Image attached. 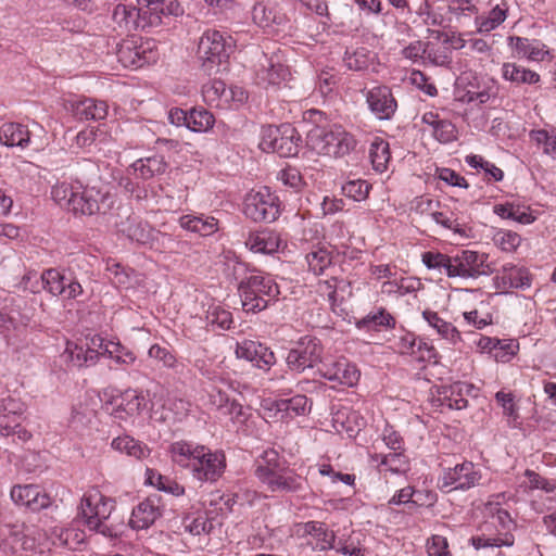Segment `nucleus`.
Here are the masks:
<instances>
[{
  "label": "nucleus",
  "instance_id": "obj_1",
  "mask_svg": "<svg viewBox=\"0 0 556 556\" xmlns=\"http://www.w3.org/2000/svg\"><path fill=\"white\" fill-rule=\"evenodd\" d=\"M172 459L179 466L189 468L194 479L201 482H214L226 468L225 454L212 452L208 447L177 441L170 445Z\"/></svg>",
  "mask_w": 556,
  "mask_h": 556
},
{
  "label": "nucleus",
  "instance_id": "obj_2",
  "mask_svg": "<svg viewBox=\"0 0 556 556\" xmlns=\"http://www.w3.org/2000/svg\"><path fill=\"white\" fill-rule=\"evenodd\" d=\"M227 276L238 282V291L243 309L256 312L266 308L269 303L276 302L278 287H273L262 276L248 275L245 264L230 262L227 264Z\"/></svg>",
  "mask_w": 556,
  "mask_h": 556
},
{
  "label": "nucleus",
  "instance_id": "obj_3",
  "mask_svg": "<svg viewBox=\"0 0 556 556\" xmlns=\"http://www.w3.org/2000/svg\"><path fill=\"white\" fill-rule=\"evenodd\" d=\"M306 143L318 154L333 157L348 155L356 147L354 136L340 126H313L307 131Z\"/></svg>",
  "mask_w": 556,
  "mask_h": 556
},
{
  "label": "nucleus",
  "instance_id": "obj_4",
  "mask_svg": "<svg viewBox=\"0 0 556 556\" xmlns=\"http://www.w3.org/2000/svg\"><path fill=\"white\" fill-rule=\"evenodd\" d=\"M115 505L99 491L93 490L84 494L77 517L89 530L112 536V529L106 525Z\"/></svg>",
  "mask_w": 556,
  "mask_h": 556
},
{
  "label": "nucleus",
  "instance_id": "obj_5",
  "mask_svg": "<svg viewBox=\"0 0 556 556\" xmlns=\"http://www.w3.org/2000/svg\"><path fill=\"white\" fill-rule=\"evenodd\" d=\"M232 49L231 37L226 38L218 30H206L198 45V58L203 72L206 75L217 73L219 66L228 60Z\"/></svg>",
  "mask_w": 556,
  "mask_h": 556
},
{
  "label": "nucleus",
  "instance_id": "obj_6",
  "mask_svg": "<svg viewBox=\"0 0 556 556\" xmlns=\"http://www.w3.org/2000/svg\"><path fill=\"white\" fill-rule=\"evenodd\" d=\"M481 480L482 472L478 465L464 460L453 467L443 468L438 480V486L446 493L468 491L480 485Z\"/></svg>",
  "mask_w": 556,
  "mask_h": 556
},
{
  "label": "nucleus",
  "instance_id": "obj_7",
  "mask_svg": "<svg viewBox=\"0 0 556 556\" xmlns=\"http://www.w3.org/2000/svg\"><path fill=\"white\" fill-rule=\"evenodd\" d=\"M24 413L25 405L18 399H0V434L17 438L22 443L28 441L31 433L22 427Z\"/></svg>",
  "mask_w": 556,
  "mask_h": 556
},
{
  "label": "nucleus",
  "instance_id": "obj_8",
  "mask_svg": "<svg viewBox=\"0 0 556 556\" xmlns=\"http://www.w3.org/2000/svg\"><path fill=\"white\" fill-rule=\"evenodd\" d=\"M492 273L488 255L471 250H460L453 255L451 278L476 279Z\"/></svg>",
  "mask_w": 556,
  "mask_h": 556
},
{
  "label": "nucleus",
  "instance_id": "obj_9",
  "mask_svg": "<svg viewBox=\"0 0 556 556\" xmlns=\"http://www.w3.org/2000/svg\"><path fill=\"white\" fill-rule=\"evenodd\" d=\"M476 387L465 381H456L450 386L438 388L431 404L440 412L445 409H464L468 406L467 396H476Z\"/></svg>",
  "mask_w": 556,
  "mask_h": 556
},
{
  "label": "nucleus",
  "instance_id": "obj_10",
  "mask_svg": "<svg viewBox=\"0 0 556 556\" xmlns=\"http://www.w3.org/2000/svg\"><path fill=\"white\" fill-rule=\"evenodd\" d=\"M112 203L109 192H102L93 187H83L77 182V192H75L68 210L75 214L94 215L109 211Z\"/></svg>",
  "mask_w": 556,
  "mask_h": 556
},
{
  "label": "nucleus",
  "instance_id": "obj_11",
  "mask_svg": "<svg viewBox=\"0 0 556 556\" xmlns=\"http://www.w3.org/2000/svg\"><path fill=\"white\" fill-rule=\"evenodd\" d=\"M323 346L316 338L302 337L295 348L291 349L286 357L288 367L298 372L305 368L314 367L321 362Z\"/></svg>",
  "mask_w": 556,
  "mask_h": 556
},
{
  "label": "nucleus",
  "instance_id": "obj_12",
  "mask_svg": "<svg viewBox=\"0 0 556 556\" xmlns=\"http://www.w3.org/2000/svg\"><path fill=\"white\" fill-rule=\"evenodd\" d=\"M505 492L493 494L484 503L482 513L490 520L491 525L497 531L498 538L514 535L513 531L517 528L515 519L511 517L507 508L503 506L507 500Z\"/></svg>",
  "mask_w": 556,
  "mask_h": 556
},
{
  "label": "nucleus",
  "instance_id": "obj_13",
  "mask_svg": "<svg viewBox=\"0 0 556 556\" xmlns=\"http://www.w3.org/2000/svg\"><path fill=\"white\" fill-rule=\"evenodd\" d=\"M392 348L399 354L410 356L420 363L437 362L434 346L410 331L402 330L395 338Z\"/></svg>",
  "mask_w": 556,
  "mask_h": 556
},
{
  "label": "nucleus",
  "instance_id": "obj_14",
  "mask_svg": "<svg viewBox=\"0 0 556 556\" xmlns=\"http://www.w3.org/2000/svg\"><path fill=\"white\" fill-rule=\"evenodd\" d=\"M243 212L254 222L274 223L278 218V204L269 194L267 187L245 197Z\"/></svg>",
  "mask_w": 556,
  "mask_h": 556
},
{
  "label": "nucleus",
  "instance_id": "obj_15",
  "mask_svg": "<svg viewBox=\"0 0 556 556\" xmlns=\"http://www.w3.org/2000/svg\"><path fill=\"white\" fill-rule=\"evenodd\" d=\"M318 371L321 377L333 382L332 388L353 387L361 377L356 365L344 357L321 363Z\"/></svg>",
  "mask_w": 556,
  "mask_h": 556
},
{
  "label": "nucleus",
  "instance_id": "obj_16",
  "mask_svg": "<svg viewBox=\"0 0 556 556\" xmlns=\"http://www.w3.org/2000/svg\"><path fill=\"white\" fill-rule=\"evenodd\" d=\"M40 278L43 289L52 295H60L64 299L71 300L83 294L84 290L81 285L75 278L67 277L62 274L59 269H46L41 274Z\"/></svg>",
  "mask_w": 556,
  "mask_h": 556
},
{
  "label": "nucleus",
  "instance_id": "obj_17",
  "mask_svg": "<svg viewBox=\"0 0 556 556\" xmlns=\"http://www.w3.org/2000/svg\"><path fill=\"white\" fill-rule=\"evenodd\" d=\"M370 112L381 121H389L397 110V102L388 86H376L366 93Z\"/></svg>",
  "mask_w": 556,
  "mask_h": 556
},
{
  "label": "nucleus",
  "instance_id": "obj_18",
  "mask_svg": "<svg viewBox=\"0 0 556 556\" xmlns=\"http://www.w3.org/2000/svg\"><path fill=\"white\" fill-rule=\"evenodd\" d=\"M10 495L16 505L24 506L31 511H40L52 503L50 495L36 484L14 485Z\"/></svg>",
  "mask_w": 556,
  "mask_h": 556
},
{
  "label": "nucleus",
  "instance_id": "obj_19",
  "mask_svg": "<svg viewBox=\"0 0 556 556\" xmlns=\"http://www.w3.org/2000/svg\"><path fill=\"white\" fill-rule=\"evenodd\" d=\"M163 514V505L159 496H149L140 502L131 513L129 526L136 530L151 527Z\"/></svg>",
  "mask_w": 556,
  "mask_h": 556
},
{
  "label": "nucleus",
  "instance_id": "obj_20",
  "mask_svg": "<svg viewBox=\"0 0 556 556\" xmlns=\"http://www.w3.org/2000/svg\"><path fill=\"white\" fill-rule=\"evenodd\" d=\"M508 46L519 59L542 62L546 56H549L547 46L539 39L510 36L508 37Z\"/></svg>",
  "mask_w": 556,
  "mask_h": 556
},
{
  "label": "nucleus",
  "instance_id": "obj_21",
  "mask_svg": "<svg viewBox=\"0 0 556 556\" xmlns=\"http://www.w3.org/2000/svg\"><path fill=\"white\" fill-rule=\"evenodd\" d=\"M421 122L430 127L433 138L442 144L452 143L458 138L456 126L450 119L441 118L435 112H426Z\"/></svg>",
  "mask_w": 556,
  "mask_h": 556
},
{
  "label": "nucleus",
  "instance_id": "obj_22",
  "mask_svg": "<svg viewBox=\"0 0 556 556\" xmlns=\"http://www.w3.org/2000/svg\"><path fill=\"white\" fill-rule=\"evenodd\" d=\"M495 285L503 291L511 288L523 290L531 286V279L526 268L507 263L503 265L501 273L495 277Z\"/></svg>",
  "mask_w": 556,
  "mask_h": 556
},
{
  "label": "nucleus",
  "instance_id": "obj_23",
  "mask_svg": "<svg viewBox=\"0 0 556 556\" xmlns=\"http://www.w3.org/2000/svg\"><path fill=\"white\" fill-rule=\"evenodd\" d=\"M396 320L394 316L384 307H376L367 315L355 321V327L364 332H379L395 328Z\"/></svg>",
  "mask_w": 556,
  "mask_h": 556
},
{
  "label": "nucleus",
  "instance_id": "obj_24",
  "mask_svg": "<svg viewBox=\"0 0 556 556\" xmlns=\"http://www.w3.org/2000/svg\"><path fill=\"white\" fill-rule=\"evenodd\" d=\"M255 475L263 484L275 492L278 488V452L268 450L256 460Z\"/></svg>",
  "mask_w": 556,
  "mask_h": 556
},
{
  "label": "nucleus",
  "instance_id": "obj_25",
  "mask_svg": "<svg viewBox=\"0 0 556 556\" xmlns=\"http://www.w3.org/2000/svg\"><path fill=\"white\" fill-rule=\"evenodd\" d=\"M303 534H307L313 541H308V544L314 549L328 551L336 546V535L333 531L329 530L325 523L318 521H308L301 526Z\"/></svg>",
  "mask_w": 556,
  "mask_h": 556
},
{
  "label": "nucleus",
  "instance_id": "obj_26",
  "mask_svg": "<svg viewBox=\"0 0 556 556\" xmlns=\"http://www.w3.org/2000/svg\"><path fill=\"white\" fill-rule=\"evenodd\" d=\"M496 94L494 86L486 80L469 81L463 93L458 91V100L468 104L481 105L494 98Z\"/></svg>",
  "mask_w": 556,
  "mask_h": 556
},
{
  "label": "nucleus",
  "instance_id": "obj_27",
  "mask_svg": "<svg viewBox=\"0 0 556 556\" xmlns=\"http://www.w3.org/2000/svg\"><path fill=\"white\" fill-rule=\"evenodd\" d=\"M146 407V397L137 390L127 389L121 395V403L113 409L112 415L125 419L139 415Z\"/></svg>",
  "mask_w": 556,
  "mask_h": 556
},
{
  "label": "nucleus",
  "instance_id": "obj_28",
  "mask_svg": "<svg viewBox=\"0 0 556 556\" xmlns=\"http://www.w3.org/2000/svg\"><path fill=\"white\" fill-rule=\"evenodd\" d=\"M245 244L255 253L274 256L278 251V232L275 229H262L250 235Z\"/></svg>",
  "mask_w": 556,
  "mask_h": 556
},
{
  "label": "nucleus",
  "instance_id": "obj_29",
  "mask_svg": "<svg viewBox=\"0 0 556 556\" xmlns=\"http://www.w3.org/2000/svg\"><path fill=\"white\" fill-rule=\"evenodd\" d=\"M30 142V132L22 124L18 123H4L0 126V143L13 148L20 147L22 149L28 147Z\"/></svg>",
  "mask_w": 556,
  "mask_h": 556
},
{
  "label": "nucleus",
  "instance_id": "obj_30",
  "mask_svg": "<svg viewBox=\"0 0 556 556\" xmlns=\"http://www.w3.org/2000/svg\"><path fill=\"white\" fill-rule=\"evenodd\" d=\"M108 104L96 99H84L73 104V113L79 121H101L108 115Z\"/></svg>",
  "mask_w": 556,
  "mask_h": 556
},
{
  "label": "nucleus",
  "instance_id": "obj_31",
  "mask_svg": "<svg viewBox=\"0 0 556 556\" xmlns=\"http://www.w3.org/2000/svg\"><path fill=\"white\" fill-rule=\"evenodd\" d=\"M137 16L140 18L141 28L161 24L165 0H137Z\"/></svg>",
  "mask_w": 556,
  "mask_h": 556
},
{
  "label": "nucleus",
  "instance_id": "obj_32",
  "mask_svg": "<svg viewBox=\"0 0 556 556\" xmlns=\"http://www.w3.org/2000/svg\"><path fill=\"white\" fill-rule=\"evenodd\" d=\"M257 349L261 353L263 352V356H261V358H263L262 369L268 370L276 363V356L271 350L260 342L244 340L238 343L236 355L239 358H244L251 362V359L255 358Z\"/></svg>",
  "mask_w": 556,
  "mask_h": 556
},
{
  "label": "nucleus",
  "instance_id": "obj_33",
  "mask_svg": "<svg viewBox=\"0 0 556 556\" xmlns=\"http://www.w3.org/2000/svg\"><path fill=\"white\" fill-rule=\"evenodd\" d=\"M111 447L137 460L147 458L151 453L147 444L127 434L113 439Z\"/></svg>",
  "mask_w": 556,
  "mask_h": 556
},
{
  "label": "nucleus",
  "instance_id": "obj_34",
  "mask_svg": "<svg viewBox=\"0 0 556 556\" xmlns=\"http://www.w3.org/2000/svg\"><path fill=\"white\" fill-rule=\"evenodd\" d=\"M502 77L510 81L511 84H515L517 86L520 85H535L540 83L541 77L540 74L530 70L526 68L522 65H519L517 63H504L501 68Z\"/></svg>",
  "mask_w": 556,
  "mask_h": 556
},
{
  "label": "nucleus",
  "instance_id": "obj_35",
  "mask_svg": "<svg viewBox=\"0 0 556 556\" xmlns=\"http://www.w3.org/2000/svg\"><path fill=\"white\" fill-rule=\"evenodd\" d=\"M64 355L73 366L80 368L97 364L100 352L93 348L68 342Z\"/></svg>",
  "mask_w": 556,
  "mask_h": 556
},
{
  "label": "nucleus",
  "instance_id": "obj_36",
  "mask_svg": "<svg viewBox=\"0 0 556 556\" xmlns=\"http://www.w3.org/2000/svg\"><path fill=\"white\" fill-rule=\"evenodd\" d=\"M302 138L296 128L289 122L280 124V157L296 156Z\"/></svg>",
  "mask_w": 556,
  "mask_h": 556
},
{
  "label": "nucleus",
  "instance_id": "obj_37",
  "mask_svg": "<svg viewBox=\"0 0 556 556\" xmlns=\"http://www.w3.org/2000/svg\"><path fill=\"white\" fill-rule=\"evenodd\" d=\"M181 228L201 236H211L218 230V220L214 217L184 215L179 218Z\"/></svg>",
  "mask_w": 556,
  "mask_h": 556
},
{
  "label": "nucleus",
  "instance_id": "obj_38",
  "mask_svg": "<svg viewBox=\"0 0 556 556\" xmlns=\"http://www.w3.org/2000/svg\"><path fill=\"white\" fill-rule=\"evenodd\" d=\"M422 317L431 328L435 329L437 333L441 338L453 344L460 341V333L457 328L451 323L442 319L437 312L425 309L422 312Z\"/></svg>",
  "mask_w": 556,
  "mask_h": 556
},
{
  "label": "nucleus",
  "instance_id": "obj_39",
  "mask_svg": "<svg viewBox=\"0 0 556 556\" xmlns=\"http://www.w3.org/2000/svg\"><path fill=\"white\" fill-rule=\"evenodd\" d=\"M167 163L164 156L153 155L146 159H139L130 166L134 174L142 179H150L154 175L163 174L166 170Z\"/></svg>",
  "mask_w": 556,
  "mask_h": 556
},
{
  "label": "nucleus",
  "instance_id": "obj_40",
  "mask_svg": "<svg viewBox=\"0 0 556 556\" xmlns=\"http://www.w3.org/2000/svg\"><path fill=\"white\" fill-rule=\"evenodd\" d=\"M202 96L211 106L225 108L229 103L226 85L222 80L214 79L205 84L202 88Z\"/></svg>",
  "mask_w": 556,
  "mask_h": 556
},
{
  "label": "nucleus",
  "instance_id": "obj_41",
  "mask_svg": "<svg viewBox=\"0 0 556 556\" xmlns=\"http://www.w3.org/2000/svg\"><path fill=\"white\" fill-rule=\"evenodd\" d=\"M369 156L376 172L383 173L387 170L391 159L389 142L379 137L375 138L370 144Z\"/></svg>",
  "mask_w": 556,
  "mask_h": 556
},
{
  "label": "nucleus",
  "instance_id": "obj_42",
  "mask_svg": "<svg viewBox=\"0 0 556 556\" xmlns=\"http://www.w3.org/2000/svg\"><path fill=\"white\" fill-rule=\"evenodd\" d=\"M280 92L282 89H288L283 94V100L296 104L298 100L303 97L300 91V84L298 77L293 76L289 66H283L280 63Z\"/></svg>",
  "mask_w": 556,
  "mask_h": 556
},
{
  "label": "nucleus",
  "instance_id": "obj_43",
  "mask_svg": "<svg viewBox=\"0 0 556 556\" xmlns=\"http://www.w3.org/2000/svg\"><path fill=\"white\" fill-rule=\"evenodd\" d=\"M307 409L308 399L303 394H296L289 399L280 396V420L304 415Z\"/></svg>",
  "mask_w": 556,
  "mask_h": 556
},
{
  "label": "nucleus",
  "instance_id": "obj_44",
  "mask_svg": "<svg viewBox=\"0 0 556 556\" xmlns=\"http://www.w3.org/2000/svg\"><path fill=\"white\" fill-rule=\"evenodd\" d=\"M421 261L428 269L438 270L440 274L444 273L448 278H451L453 255L427 251L422 253Z\"/></svg>",
  "mask_w": 556,
  "mask_h": 556
},
{
  "label": "nucleus",
  "instance_id": "obj_45",
  "mask_svg": "<svg viewBox=\"0 0 556 556\" xmlns=\"http://www.w3.org/2000/svg\"><path fill=\"white\" fill-rule=\"evenodd\" d=\"M112 17L121 28L127 31L141 28L140 18L137 16V8L118 4L114 9Z\"/></svg>",
  "mask_w": 556,
  "mask_h": 556
},
{
  "label": "nucleus",
  "instance_id": "obj_46",
  "mask_svg": "<svg viewBox=\"0 0 556 556\" xmlns=\"http://www.w3.org/2000/svg\"><path fill=\"white\" fill-rule=\"evenodd\" d=\"M406 450L392 451L381 458L384 466V471L392 473H402L409 469V458L406 455Z\"/></svg>",
  "mask_w": 556,
  "mask_h": 556
},
{
  "label": "nucleus",
  "instance_id": "obj_47",
  "mask_svg": "<svg viewBox=\"0 0 556 556\" xmlns=\"http://www.w3.org/2000/svg\"><path fill=\"white\" fill-rule=\"evenodd\" d=\"M188 128L192 131H207L215 123L214 116L205 109H192L188 115Z\"/></svg>",
  "mask_w": 556,
  "mask_h": 556
},
{
  "label": "nucleus",
  "instance_id": "obj_48",
  "mask_svg": "<svg viewBox=\"0 0 556 556\" xmlns=\"http://www.w3.org/2000/svg\"><path fill=\"white\" fill-rule=\"evenodd\" d=\"M127 237L131 241H136L142 245H149L152 240L154 229L150 227L149 224L142 222H136L135 219L130 220L129 225L126 229H124Z\"/></svg>",
  "mask_w": 556,
  "mask_h": 556
},
{
  "label": "nucleus",
  "instance_id": "obj_49",
  "mask_svg": "<svg viewBox=\"0 0 556 556\" xmlns=\"http://www.w3.org/2000/svg\"><path fill=\"white\" fill-rule=\"evenodd\" d=\"M430 42L428 41H413L402 49L401 55L413 63L425 64L427 59L431 60V52L428 50Z\"/></svg>",
  "mask_w": 556,
  "mask_h": 556
},
{
  "label": "nucleus",
  "instance_id": "obj_50",
  "mask_svg": "<svg viewBox=\"0 0 556 556\" xmlns=\"http://www.w3.org/2000/svg\"><path fill=\"white\" fill-rule=\"evenodd\" d=\"M307 265L315 275H323L332 263L331 253L325 248L313 250L306 255Z\"/></svg>",
  "mask_w": 556,
  "mask_h": 556
},
{
  "label": "nucleus",
  "instance_id": "obj_51",
  "mask_svg": "<svg viewBox=\"0 0 556 556\" xmlns=\"http://www.w3.org/2000/svg\"><path fill=\"white\" fill-rule=\"evenodd\" d=\"M101 355H106L122 365H132L136 362V356L131 351L112 341L105 343L104 352H100V356Z\"/></svg>",
  "mask_w": 556,
  "mask_h": 556
},
{
  "label": "nucleus",
  "instance_id": "obj_52",
  "mask_svg": "<svg viewBox=\"0 0 556 556\" xmlns=\"http://www.w3.org/2000/svg\"><path fill=\"white\" fill-rule=\"evenodd\" d=\"M492 240L504 252H514L521 243L520 235L507 229H497L493 233Z\"/></svg>",
  "mask_w": 556,
  "mask_h": 556
},
{
  "label": "nucleus",
  "instance_id": "obj_53",
  "mask_svg": "<svg viewBox=\"0 0 556 556\" xmlns=\"http://www.w3.org/2000/svg\"><path fill=\"white\" fill-rule=\"evenodd\" d=\"M495 400L503 409L504 416L508 418V425L516 428L519 419L518 408L510 392L498 391L495 393Z\"/></svg>",
  "mask_w": 556,
  "mask_h": 556
},
{
  "label": "nucleus",
  "instance_id": "obj_54",
  "mask_svg": "<svg viewBox=\"0 0 556 556\" xmlns=\"http://www.w3.org/2000/svg\"><path fill=\"white\" fill-rule=\"evenodd\" d=\"M75 192H77V182H60L56 184L52 190L51 195L52 199L62 207L70 208L72 204V199H74Z\"/></svg>",
  "mask_w": 556,
  "mask_h": 556
},
{
  "label": "nucleus",
  "instance_id": "obj_55",
  "mask_svg": "<svg viewBox=\"0 0 556 556\" xmlns=\"http://www.w3.org/2000/svg\"><path fill=\"white\" fill-rule=\"evenodd\" d=\"M470 544L476 549H481V548H485V547H503V546L511 547L515 544V536L508 535L506 538H498V536L486 538L483 535H476V536H471Z\"/></svg>",
  "mask_w": 556,
  "mask_h": 556
},
{
  "label": "nucleus",
  "instance_id": "obj_56",
  "mask_svg": "<svg viewBox=\"0 0 556 556\" xmlns=\"http://www.w3.org/2000/svg\"><path fill=\"white\" fill-rule=\"evenodd\" d=\"M370 186L362 179L346 181L342 186V193L355 201H362L368 195Z\"/></svg>",
  "mask_w": 556,
  "mask_h": 556
},
{
  "label": "nucleus",
  "instance_id": "obj_57",
  "mask_svg": "<svg viewBox=\"0 0 556 556\" xmlns=\"http://www.w3.org/2000/svg\"><path fill=\"white\" fill-rule=\"evenodd\" d=\"M380 438L386 446L391 451L406 450L404 438L388 422L384 425L380 433Z\"/></svg>",
  "mask_w": 556,
  "mask_h": 556
},
{
  "label": "nucleus",
  "instance_id": "obj_58",
  "mask_svg": "<svg viewBox=\"0 0 556 556\" xmlns=\"http://www.w3.org/2000/svg\"><path fill=\"white\" fill-rule=\"evenodd\" d=\"M147 472L149 482L153 485H156L160 490L169 492L176 496H180L185 493L184 486L177 482L170 481L161 475H155L153 470L150 469H148Z\"/></svg>",
  "mask_w": 556,
  "mask_h": 556
},
{
  "label": "nucleus",
  "instance_id": "obj_59",
  "mask_svg": "<svg viewBox=\"0 0 556 556\" xmlns=\"http://www.w3.org/2000/svg\"><path fill=\"white\" fill-rule=\"evenodd\" d=\"M58 536L60 543L71 549L79 548L86 540L85 532L75 528L61 529Z\"/></svg>",
  "mask_w": 556,
  "mask_h": 556
},
{
  "label": "nucleus",
  "instance_id": "obj_60",
  "mask_svg": "<svg viewBox=\"0 0 556 556\" xmlns=\"http://www.w3.org/2000/svg\"><path fill=\"white\" fill-rule=\"evenodd\" d=\"M343 61L349 70H365L368 66V51L365 48L357 49L353 52L346 50Z\"/></svg>",
  "mask_w": 556,
  "mask_h": 556
},
{
  "label": "nucleus",
  "instance_id": "obj_61",
  "mask_svg": "<svg viewBox=\"0 0 556 556\" xmlns=\"http://www.w3.org/2000/svg\"><path fill=\"white\" fill-rule=\"evenodd\" d=\"M207 323L222 329H229L232 318L231 313L220 306H211L206 314Z\"/></svg>",
  "mask_w": 556,
  "mask_h": 556
},
{
  "label": "nucleus",
  "instance_id": "obj_62",
  "mask_svg": "<svg viewBox=\"0 0 556 556\" xmlns=\"http://www.w3.org/2000/svg\"><path fill=\"white\" fill-rule=\"evenodd\" d=\"M178 241L170 235L154 230L151 242L149 243L150 249L160 252H172L178 245Z\"/></svg>",
  "mask_w": 556,
  "mask_h": 556
},
{
  "label": "nucleus",
  "instance_id": "obj_63",
  "mask_svg": "<svg viewBox=\"0 0 556 556\" xmlns=\"http://www.w3.org/2000/svg\"><path fill=\"white\" fill-rule=\"evenodd\" d=\"M182 527L186 532H189L192 535H200L201 533L208 531L207 527L211 528L212 525L207 521V518L202 515H188L182 519Z\"/></svg>",
  "mask_w": 556,
  "mask_h": 556
},
{
  "label": "nucleus",
  "instance_id": "obj_64",
  "mask_svg": "<svg viewBox=\"0 0 556 556\" xmlns=\"http://www.w3.org/2000/svg\"><path fill=\"white\" fill-rule=\"evenodd\" d=\"M429 556H451L447 539L443 535L433 534L427 541Z\"/></svg>",
  "mask_w": 556,
  "mask_h": 556
}]
</instances>
